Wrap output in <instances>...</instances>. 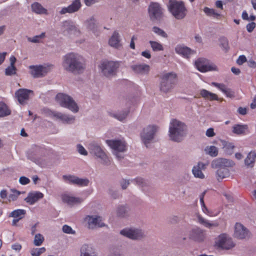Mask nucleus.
<instances>
[{"label": "nucleus", "mask_w": 256, "mask_h": 256, "mask_svg": "<svg viewBox=\"0 0 256 256\" xmlns=\"http://www.w3.org/2000/svg\"><path fill=\"white\" fill-rule=\"evenodd\" d=\"M62 66L68 72L76 74L82 73L86 69V64L83 56L76 52H69L62 59Z\"/></svg>", "instance_id": "1"}, {"label": "nucleus", "mask_w": 256, "mask_h": 256, "mask_svg": "<svg viewBox=\"0 0 256 256\" xmlns=\"http://www.w3.org/2000/svg\"><path fill=\"white\" fill-rule=\"evenodd\" d=\"M188 126L185 122L172 118L168 125V136L170 140L175 142H182L187 134Z\"/></svg>", "instance_id": "2"}, {"label": "nucleus", "mask_w": 256, "mask_h": 256, "mask_svg": "<svg viewBox=\"0 0 256 256\" xmlns=\"http://www.w3.org/2000/svg\"><path fill=\"white\" fill-rule=\"evenodd\" d=\"M106 144L111 149L112 152L118 159L124 158V154L128 149V144L124 138H117L106 140Z\"/></svg>", "instance_id": "3"}, {"label": "nucleus", "mask_w": 256, "mask_h": 256, "mask_svg": "<svg viewBox=\"0 0 256 256\" xmlns=\"http://www.w3.org/2000/svg\"><path fill=\"white\" fill-rule=\"evenodd\" d=\"M177 79L178 75L174 72L162 74L159 85L160 92L164 94L170 92L174 89Z\"/></svg>", "instance_id": "4"}, {"label": "nucleus", "mask_w": 256, "mask_h": 256, "mask_svg": "<svg viewBox=\"0 0 256 256\" xmlns=\"http://www.w3.org/2000/svg\"><path fill=\"white\" fill-rule=\"evenodd\" d=\"M55 99L56 103L60 106L68 109L72 113H78L80 110V106L77 102L66 94L58 93Z\"/></svg>", "instance_id": "5"}, {"label": "nucleus", "mask_w": 256, "mask_h": 256, "mask_svg": "<svg viewBox=\"0 0 256 256\" xmlns=\"http://www.w3.org/2000/svg\"><path fill=\"white\" fill-rule=\"evenodd\" d=\"M236 244L232 238L228 234L222 233L214 238V246L220 250H230L234 248Z\"/></svg>", "instance_id": "6"}, {"label": "nucleus", "mask_w": 256, "mask_h": 256, "mask_svg": "<svg viewBox=\"0 0 256 256\" xmlns=\"http://www.w3.org/2000/svg\"><path fill=\"white\" fill-rule=\"evenodd\" d=\"M44 113L46 116L64 124H72L76 120L74 116L61 112L46 110Z\"/></svg>", "instance_id": "7"}, {"label": "nucleus", "mask_w": 256, "mask_h": 256, "mask_svg": "<svg viewBox=\"0 0 256 256\" xmlns=\"http://www.w3.org/2000/svg\"><path fill=\"white\" fill-rule=\"evenodd\" d=\"M120 66L119 62L104 60L100 62L98 68L104 76L110 78L116 74Z\"/></svg>", "instance_id": "8"}, {"label": "nucleus", "mask_w": 256, "mask_h": 256, "mask_svg": "<svg viewBox=\"0 0 256 256\" xmlns=\"http://www.w3.org/2000/svg\"><path fill=\"white\" fill-rule=\"evenodd\" d=\"M168 8L170 12L176 19H183L186 16V9L182 2L170 0Z\"/></svg>", "instance_id": "9"}, {"label": "nucleus", "mask_w": 256, "mask_h": 256, "mask_svg": "<svg viewBox=\"0 0 256 256\" xmlns=\"http://www.w3.org/2000/svg\"><path fill=\"white\" fill-rule=\"evenodd\" d=\"M158 130V126L156 124H149L143 128L140 132V137L146 146L154 140Z\"/></svg>", "instance_id": "10"}, {"label": "nucleus", "mask_w": 256, "mask_h": 256, "mask_svg": "<svg viewBox=\"0 0 256 256\" xmlns=\"http://www.w3.org/2000/svg\"><path fill=\"white\" fill-rule=\"evenodd\" d=\"M62 33L66 36L79 37L82 34V32L78 26L71 20L64 21L60 26Z\"/></svg>", "instance_id": "11"}, {"label": "nucleus", "mask_w": 256, "mask_h": 256, "mask_svg": "<svg viewBox=\"0 0 256 256\" xmlns=\"http://www.w3.org/2000/svg\"><path fill=\"white\" fill-rule=\"evenodd\" d=\"M89 150L90 154L98 158L101 164L104 166L110 164V158L100 146L96 144H91L90 145Z\"/></svg>", "instance_id": "12"}, {"label": "nucleus", "mask_w": 256, "mask_h": 256, "mask_svg": "<svg viewBox=\"0 0 256 256\" xmlns=\"http://www.w3.org/2000/svg\"><path fill=\"white\" fill-rule=\"evenodd\" d=\"M84 222L87 227L90 230H94L97 228H102L106 225L103 222L102 217L98 214H89L86 216L84 218Z\"/></svg>", "instance_id": "13"}, {"label": "nucleus", "mask_w": 256, "mask_h": 256, "mask_svg": "<svg viewBox=\"0 0 256 256\" xmlns=\"http://www.w3.org/2000/svg\"><path fill=\"white\" fill-rule=\"evenodd\" d=\"M194 65L196 69L202 72L218 70V68L214 64L203 58L196 60Z\"/></svg>", "instance_id": "14"}, {"label": "nucleus", "mask_w": 256, "mask_h": 256, "mask_svg": "<svg viewBox=\"0 0 256 256\" xmlns=\"http://www.w3.org/2000/svg\"><path fill=\"white\" fill-rule=\"evenodd\" d=\"M42 152L41 148L34 146L28 151L27 158L36 164L42 166L44 164Z\"/></svg>", "instance_id": "15"}, {"label": "nucleus", "mask_w": 256, "mask_h": 256, "mask_svg": "<svg viewBox=\"0 0 256 256\" xmlns=\"http://www.w3.org/2000/svg\"><path fill=\"white\" fill-rule=\"evenodd\" d=\"M120 234L130 239L138 240L146 236L144 232L141 229L135 228H126L120 232Z\"/></svg>", "instance_id": "16"}, {"label": "nucleus", "mask_w": 256, "mask_h": 256, "mask_svg": "<svg viewBox=\"0 0 256 256\" xmlns=\"http://www.w3.org/2000/svg\"><path fill=\"white\" fill-rule=\"evenodd\" d=\"M208 164L202 162H198L194 164L192 168V173L196 178L204 180L206 176L203 171H204L208 166Z\"/></svg>", "instance_id": "17"}, {"label": "nucleus", "mask_w": 256, "mask_h": 256, "mask_svg": "<svg viewBox=\"0 0 256 256\" xmlns=\"http://www.w3.org/2000/svg\"><path fill=\"white\" fill-rule=\"evenodd\" d=\"M234 236L237 239L244 240L250 236V232L243 224L236 222L234 227Z\"/></svg>", "instance_id": "18"}, {"label": "nucleus", "mask_w": 256, "mask_h": 256, "mask_svg": "<svg viewBox=\"0 0 256 256\" xmlns=\"http://www.w3.org/2000/svg\"><path fill=\"white\" fill-rule=\"evenodd\" d=\"M61 199L63 203L71 206L80 204L84 200V199L82 198L75 196L68 193L62 194Z\"/></svg>", "instance_id": "19"}, {"label": "nucleus", "mask_w": 256, "mask_h": 256, "mask_svg": "<svg viewBox=\"0 0 256 256\" xmlns=\"http://www.w3.org/2000/svg\"><path fill=\"white\" fill-rule=\"evenodd\" d=\"M189 238L197 242H204L206 238L205 231L198 228L192 229L188 234Z\"/></svg>", "instance_id": "20"}, {"label": "nucleus", "mask_w": 256, "mask_h": 256, "mask_svg": "<svg viewBox=\"0 0 256 256\" xmlns=\"http://www.w3.org/2000/svg\"><path fill=\"white\" fill-rule=\"evenodd\" d=\"M235 163L232 160L224 158H218L214 160L211 163V166L213 168L232 167Z\"/></svg>", "instance_id": "21"}, {"label": "nucleus", "mask_w": 256, "mask_h": 256, "mask_svg": "<svg viewBox=\"0 0 256 256\" xmlns=\"http://www.w3.org/2000/svg\"><path fill=\"white\" fill-rule=\"evenodd\" d=\"M15 94L18 102L21 104H24L33 94V92L28 89L21 88L18 90Z\"/></svg>", "instance_id": "22"}, {"label": "nucleus", "mask_w": 256, "mask_h": 256, "mask_svg": "<svg viewBox=\"0 0 256 256\" xmlns=\"http://www.w3.org/2000/svg\"><path fill=\"white\" fill-rule=\"evenodd\" d=\"M82 4L80 0H74L68 6L62 8L59 13L60 14H72L78 12Z\"/></svg>", "instance_id": "23"}, {"label": "nucleus", "mask_w": 256, "mask_h": 256, "mask_svg": "<svg viewBox=\"0 0 256 256\" xmlns=\"http://www.w3.org/2000/svg\"><path fill=\"white\" fill-rule=\"evenodd\" d=\"M44 194L39 191L30 192L24 200L30 205H33L40 200L43 198Z\"/></svg>", "instance_id": "24"}, {"label": "nucleus", "mask_w": 256, "mask_h": 256, "mask_svg": "<svg viewBox=\"0 0 256 256\" xmlns=\"http://www.w3.org/2000/svg\"><path fill=\"white\" fill-rule=\"evenodd\" d=\"M131 68L134 73L142 75L148 74L150 71V66L146 64H134Z\"/></svg>", "instance_id": "25"}, {"label": "nucleus", "mask_w": 256, "mask_h": 256, "mask_svg": "<svg viewBox=\"0 0 256 256\" xmlns=\"http://www.w3.org/2000/svg\"><path fill=\"white\" fill-rule=\"evenodd\" d=\"M175 52L184 58H188L193 54V51L189 48L182 44H178L174 48Z\"/></svg>", "instance_id": "26"}, {"label": "nucleus", "mask_w": 256, "mask_h": 256, "mask_svg": "<svg viewBox=\"0 0 256 256\" xmlns=\"http://www.w3.org/2000/svg\"><path fill=\"white\" fill-rule=\"evenodd\" d=\"M108 44L111 47L118 49L122 46L120 42V36L118 31H114L108 42Z\"/></svg>", "instance_id": "27"}, {"label": "nucleus", "mask_w": 256, "mask_h": 256, "mask_svg": "<svg viewBox=\"0 0 256 256\" xmlns=\"http://www.w3.org/2000/svg\"><path fill=\"white\" fill-rule=\"evenodd\" d=\"M150 16L152 19H157L160 17L162 10L160 5L157 3H152L148 8Z\"/></svg>", "instance_id": "28"}, {"label": "nucleus", "mask_w": 256, "mask_h": 256, "mask_svg": "<svg viewBox=\"0 0 256 256\" xmlns=\"http://www.w3.org/2000/svg\"><path fill=\"white\" fill-rule=\"evenodd\" d=\"M211 85L218 88L228 98H234L235 96L234 92L230 88H228L224 84L212 82Z\"/></svg>", "instance_id": "29"}, {"label": "nucleus", "mask_w": 256, "mask_h": 256, "mask_svg": "<svg viewBox=\"0 0 256 256\" xmlns=\"http://www.w3.org/2000/svg\"><path fill=\"white\" fill-rule=\"evenodd\" d=\"M80 256H96L92 244H84L80 248Z\"/></svg>", "instance_id": "30"}, {"label": "nucleus", "mask_w": 256, "mask_h": 256, "mask_svg": "<svg viewBox=\"0 0 256 256\" xmlns=\"http://www.w3.org/2000/svg\"><path fill=\"white\" fill-rule=\"evenodd\" d=\"M248 130L246 124H235L232 127V133L236 135L244 134Z\"/></svg>", "instance_id": "31"}, {"label": "nucleus", "mask_w": 256, "mask_h": 256, "mask_svg": "<svg viewBox=\"0 0 256 256\" xmlns=\"http://www.w3.org/2000/svg\"><path fill=\"white\" fill-rule=\"evenodd\" d=\"M31 8L32 12L35 14H48V10L38 2L32 3L31 5Z\"/></svg>", "instance_id": "32"}, {"label": "nucleus", "mask_w": 256, "mask_h": 256, "mask_svg": "<svg viewBox=\"0 0 256 256\" xmlns=\"http://www.w3.org/2000/svg\"><path fill=\"white\" fill-rule=\"evenodd\" d=\"M200 95L203 98L212 100H218V98L216 94L212 93L205 89H202L200 91Z\"/></svg>", "instance_id": "33"}, {"label": "nucleus", "mask_w": 256, "mask_h": 256, "mask_svg": "<svg viewBox=\"0 0 256 256\" xmlns=\"http://www.w3.org/2000/svg\"><path fill=\"white\" fill-rule=\"evenodd\" d=\"M256 159V152L254 151H250L244 160V164L248 168H252Z\"/></svg>", "instance_id": "34"}, {"label": "nucleus", "mask_w": 256, "mask_h": 256, "mask_svg": "<svg viewBox=\"0 0 256 256\" xmlns=\"http://www.w3.org/2000/svg\"><path fill=\"white\" fill-rule=\"evenodd\" d=\"M216 172V178L218 180H220L230 176V171L227 168H217Z\"/></svg>", "instance_id": "35"}, {"label": "nucleus", "mask_w": 256, "mask_h": 256, "mask_svg": "<svg viewBox=\"0 0 256 256\" xmlns=\"http://www.w3.org/2000/svg\"><path fill=\"white\" fill-rule=\"evenodd\" d=\"M128 114V112L127 110H124L117 112H109V115L110 116L121 122L124 120L126 118Z\"/></svg>", "instance_id": "36"}, {"label": "nucleus", "mask_w": 256, "mask_h": 256, "mask_svg": "<svg viewBox=\"0 0 256 256\" xmlns=\"http://www.w3.org/2000/svg\"><path fill=\"white\" fill-rule=\"evenodd\" d=\"M41 78L44 76L48 73L51 72L54 68V66L50 64H43L38 65Z\"/></svg>", "instance_id": "37"}, {"label": "nucleus", "mask_w": 256, "mask_h": 256, "mask_svg": "<svg viewBox=\"0 0 256 256\" xmlns=\"http://www.w3.org/2000/svg\"><path fill=\"white\" fill-rule=\"evenodd\" d=\"M197 218L198 222L206 228H210L214 227H216L218 225L216 222H210L204 218L200 215H198Z\"/></svg>", "instance_id": "38"}, {"label": "nucleus", "mask_w": 256, "mask_h": 256, "mask_svg": "<svg viewBox=\"0 0 256 256\" xmlns=\"http://www.w3.org/2000/svg\"><path fill=\"white\" fill-rule=\"evenodd\" d=\"M46 37V34L45 32H42L38 35L34 36L32 37L28 38V42L32 43L38 44L42 42L44 39Z\"/></svg>", "instance_id": "39"}, {"label": "nucleus", "mask_w": 256, "mask_h": 256, "mask_svg": "<svg viewBox=\"0 0 256 256\" xmlns=\"http://www.w3.org/2000/svg\"><path fill=\"white\" fill-rule=\"evenodd\" d=\"M128 208L126 206H120L116 210V214L120 218H124L128 216Z\"/></svg>", "instance_id": "40"}, {"label": "nucleus", "mask_w": 256, "mask_h": 256, "mask_svg": "<svg viewBox=\"0 0 256 256\" xmlns=\"http://www.w3.org/2000/svg\"><path fill=\"white\" fill-rule=\"evenodd\" d=\"M84 25L87 28L91 30H94L97 28L96 21L94 17L87 19L84 22Z\"/></svg>", "instance_id": "41"}, {"label": "nucleus", "mask_w": 256, "mask_h": 256, "mask_svg": "<svg viewBox=\"0 0 256 256\" xmlns=\"http://www.w3.org/2000/svg\"><path fill=\"white\" fill-rule=\"evenodd\" d=\"M222 148L228 154H231L234 148V144L230 142H226L225 140H222Z\"/></svg>", "instance_id": "42"}, {"label": "nucleus", "mask_w": 256, "mask_h": 256, "mask_svg": "<svg viewBox=\"0 0 256 256\" xmlns=\"http://www.w3.org/2000/svg\"><path fill=\"white\" fill-rule=\"evenodd\" d=\"M149 44L154 52H160L164 50L163 45L158 42L150 40Z\"/></svg>", "instance_id": "43"}, {"label": "nucleus", "mask_w": 256, "mask_h": 256, "mask_svg": "<svg viewBox=\"0 0 256 256\" xmlns=\"http://www.w3.org/2000/svg\"><path fill=\"white\" fill-rule=\"evenodd\" d=\"M11 111L7 105L2 102H0V117H4L10 114Z\"/></svg>", "instance_id": "44"}, {"label": "nucleus", "mask_w": 256, "mask_h": 256, "mask_svg": "<svg viewBox=\"0 0 256 256\" xmlns=\"http://www.w3.org/2000/svg\"><path fill=\"white\" fill-rule=\"evenodd\" d=\"M30 74L34 78H41L38 65L30 66L28 67Z\"/></svg>", "instance_id": "45"}, {"label": "nucleus", "mask_w": 256, "mask_h": 256, "mask_svg": "<svg viewBox=\"0 0 256 256\" xmlns=\"http://www.w3.org/2000/svg\"><path fill=\"white\" fill-rule=\"evenodd\" d=\"M204 151L206 154L212 157H215L218 154V148L214 146H206Z\"/></svg>", "instance_id": "46"}, {"label": "nucleus", "mask_w": 256, "mask_h": 256, "mask_svg": "<svg viewBox=\"0 0 256 256\" xmlns=\"http://www.w3.org/2000/svg\"><path fill=\"white\" fill-rule=\"evenodd\" d=\"M205 194V192H202L200 196V203L202 206V211L206 214L209 216H212V213L208 209V208L206 207V206L204 204V196Z\"/></svg>", "instance_id": "47"}, {"label": "nucleus", "mask_w": 256, "mask_h": 256, "mask_svg": "<svg viewBox=\"0 0 256 256\" xmlns=\"http://www.w3.org/2000/svg\"><path fill=\"white\" fill-rule=\"evenodd\" d=\"M44 240V236L40 234H35L33 243L34 246H38L42 244Z\"/></svg>", "instance_id": "48"}, {"label": "nucleus", "mask_w": 256, "mask_h": 256, "mask_svg": "<svg viewBox=\"0 0 256 256\" xmlns=\"http://www.w3.org/2000/svg\"><path fill=\"white\" fill-rule=\"evenodd\" d=\"M26 211L24 210H16L12 211L10 216L14 218H19L22 219L24 216Z\"/></svg>", "instance_id": "49"}, {"label": "nucleus", "mask_w": 256, "mask_h": 256, "mask_svg": "<svg viewBox=\"0 0 256 256\" xmlns=\"http://www.w3.org/2000/svg\"><path fill=\"white\" fill-rule=\"evenodd\" d=\"M152 30L155 34L163 38H166L168 37L167 34L163 30L157 26H154Z\"/></svg>", "instance_id": "50"}, {"label": "nucleus", "mask_w": 256, "mask_h": 256, "mask_svg": "<svg viewBox=\"0 0 256 256\" xmlns=\"http://www.w3.org/2000/svg\"><path fill=\"white\" fill-rule=\"evenodd\" d=\"M46 248L42 247L40 248H33L30 250V254L32 256H40L46 252Z\"/></svg>", "instance_id": "51"}, {"label": "nucleus", "mask_w": 256, "mask_h": 256, "mask_svg": "<svg viewBox=\"0 0 256 256\" xmlns=\"http://www.w3.org/2000/svg\"><path fill=\"white\" fill-rule=\"evenodd\" d=\"M90 180L86 178H79L77 176L76 185L80 186H86L88 185Z\"/></svg>", "instance_id": "52"}, {"label": "nucleus", "mask_w": 256, "mask_h": 256, "mask_svg": "<svg viewBox=\"0 0 256 256\" xmlns=\"http://www.w3.org/2000/svg\"><path fill=\"white\" fill-rule=\"evenodd\" d=\"M76 176L73 175H64L62 176L63 180L69 184H76Z\"/></svg>", "instance_id": "53"}, {"label": "nucleus", "mask_w": 256, "mask_h": 256, "mask_svg": "<svg viewBox=\"0 0 256 256\" xmlns=\"http://www.w3.org/2000/svg\"><path fill=\"white\" fill-rule=\"evenodd\" d=\"M220 46L224 51H227L229 48L228 40L224 38H222L219 40Z\"/></svg>", "instance_id": "54"}, {"label": "nucleus", "mask_w": 256, "mask_h": 256, "mask_svg": "<svg viewBox=\"0 0 256 256\" xmlns=\"http://www.w3.org/2000/svg\"><path fill=\"white\" fill-rule=\"evenodd\" d=\"M16 68L14 66H9L5 70V74L6 76H12L16 74Z\"/></svg>", "instance_id": "55"}, {"label": "nucleus", "mask_w": 256, "mask_h": 256, "mask_svg": "<svg viewBox=\"0 0 256 256\" xmlns=\"http://www.w3.org/2000/svg\"><path fill=\"white\" fill-rule=\"evenodd\" d=\"M63 232L68 234H75L76 231L72 228L71 226L67 224H64L62 227Z\"/></svg>", "instance_id": "56"}, {"label": "nucleus", "mask_w": 256, "mask_h": 256, "mask_svg": "<svg viewBox=\"0 0 256 256\" xmlns=\"http://www.w3.org/2000/svg\"><path fill=\"white\" fill-rule=\"evenodd\" d=\"M20 192L16 190L12 191V192L8 196V200L9 202L14 201L16 200Z\"/></svg>", "instance_id": "57"}, {"label": "nucleus", "mask_w": 256, "mask_h": 256, "mask_svg": "<svg viewBox=\"0 0 256 256\" xmlns=\"http://www.w3.org/2000/svg\"><path fill=\"white\" fill-rule=\"evenodd\" d=\"M76 149L78 152L83 156H87L88 152L85 149V148L80 144H78L76 146Z\"/></svg>", "instance_id": "58"}, {"label": "nucleus", "mask_w": 256, "mask_h": 256, "mask_svg": "<svg viewBox=\"0 0 256 256\" xmlns=\"http://www.w3.org/2000/svg\"><path fill=\"white\" fill-rule=\"evenodd\" d=\"M204 11L208 16H218V14L214 9H210L208 8H205L204 10Z\"/></svg>", "instance_id": "59"}, {"label": "nucleus", "mask_w": 256, "mask_h": 256, "mask_svg": "<svg viewBox=\"0 0 256 256\" xmlns=\"http://www.w3.org/2000/svg\"><path fill=\"white\" fill-rule=\"evenodd\" d=\"M19 182L22 185H26L30 182V180L26 176H20L18 180Z\"/></svg>", "instance_id": "60"}, {"label": "nucleus", "mask_w": 256, "mask_h": 256, "mask_svg": "<svg viewBox=\"0 0 256 256\" xmlns=\"http://www.w3.org/2000/svg\"><path fill=\"white\" fill-rule=\"evenodd\" d=\"M206 135L208 138H212L215 136L216 133L213 128H209L206 132Z\"/></svg>", "instance_id": "61"}, {"label": "nucleus", "mask_w": 256, "mask_h": 256, "mask_svg": "<svg viewBox=\"0 0 256 256\" xmlns=\"http://www.w3.org/2000/svg\"><path fill=\"white\" fill-rule=\"evenodd\" d=\"M246 61V58L244 55L240 56L236 60L237 64L239 65L242 64Z\"/></svg>", "instance_id": "62"}, {"label": "nucleus", "mask_w": 256, "mask_h": 256, "mask_svg": "<svg viewBox=\"0 0 256 256\" xmlns=\"http://www.w3.org/2000/svg\"><path fill=\"white\" fill-rule=\"evenodd\" d=\"M141 54L142 56L147 59H150L152 57L150 52L149 50H145L142 52Z\"/></svg>", "instance_id": "63"}, {"label": "nucleus", "mask_w": 256, "mask_h": 256, "mask_svg": "<svg viewBox=\"0 0 256 256\" xmlns=\"http://www.w3.org/2000/svg\"><path fill=\"white\" fill-rule=\"evenodd\" d=\"M248 108L246 107H239L238 112L241 115H246L247 114Z\"/></svg>", "instance_id": "64"}]
</instances>
